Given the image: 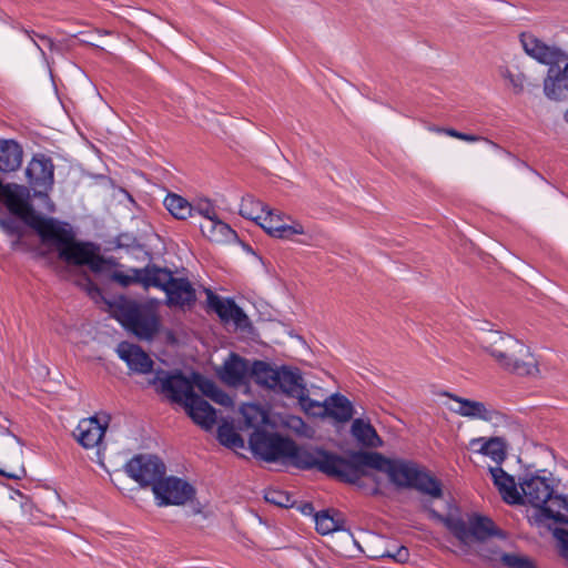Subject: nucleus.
<instances>
[{"label": "nucleus", "mask_w": 568, "mask_h": 568, "mask_svg": "<svg viewBox=\"0 0 568 568\" xmlns=\"http://www.w3.org/2000/svg\"><path fill=\"white\" fill-rule=\"evenodd\" d=\"M156 381L164 394L183 406L196 395L193 390V383L181 373L159 375Z\"/></svg>", "instance_id": "obj_14"}, {"label": "nucleus", "mask_w": 568, "mask_h": 568, "mask_svg": "<svg viewBox=\"0 0 568 568\" xmlns=\"http://www.w3.org/2000/svg\"><path fill=\"white\" fill-rule=\"evenodd\" d=\"M0 474L7 476L9 478H13V479H18V478L21 477V475H19V474H16V473H4L1 469H0Z\"/></svg>", "instance_id": "obj_52"}, {"label": "nucleus", "mask_w": 568, "mask_h": 568, "mask_svg": "<svg viewBox=\"0 0 568 568\" xmlns=\"http://www.w3.org/2000/svg\"><path fill=\"white\" fill-rule=\"evenodd\" d=\"M151 271H158V267L148 266L142 270L132 268L129 274L114 272L112 278L123 286H128L132 283H142L145 287H149L152 286L151 281H149V277H151L149 272L151 273Z\"/></svg>", "instance_id": "obj_33"}, {"label": "nucleus", "mask_w": 568, "mask_h": 568, "mask_svg": "<svg viewBox=\"0 0 568 568\" xmlns=\"http://www.w3.org/2000/svg\"><path fill=\"white\" fill-rule=\"evenodd\" d=\"M207 303L223 321H232L237 326H242L247 321L244 312L231 300H223L212 292H207Z\"/></svg>", "instance_id": "obj_23"}, {"label": "nucleus", "mask_w": 568, "mask_h": 568, "mask_svg": "<svg viewBox=\"0 0 568 568\" xmlns=\"http://www.w3.org/2000/svg\"><path fill=\"white\" fill-rule=\"evenodd\" d=\"M252 363L237 354H230L224 363L216 368V375L226 385L246 386L251 379Z\"/></svg>", "instance_id": "obj_12"}, {"label": "nucleus", "mask_w": 568, "mask_h": 568, "mask_svg": "<svg viewBox=\"0 0 568 568\" xmlns=\"http://www.w3.org/2000/svg\"><path fill=\"white\" fill-rule=\"evenodd\" d=\"M152 286L162 288L168 296L170 305L190 306L195 301V291L185 278H175L172 273L164 268L149 272Z\"/></svg>", "instance_id": "obj_7"}, {"label": "nucleus", "mask_w": 568, "mask_h": 568, "mask_svg": "<svg viewBox=\"0 0 568 568\" xmlns=\"http://www.w3.org/2000/svg\"><path fill=\"white\" fill-rule=\"evenodd\" d=\"M499 73L501 78L509 81L515 94H521L524 92L527 78L523 72L514 73L508 68H501Z\"/></svg>", "instance_id": "obj_41"}, {"label": "nucleus", "mask_w": 568, "mask_h": 568, "mask_svg": "<svg viewBox=\"0 0 568 568\" xmlns=\"http://www.w3.org/2000/svg\"><path fill=\"white\" fill-rule=\"evenodd\" d=\"M115 317L140 339H151L159 331V317L154 308L133 301H121L116 304Z\"/></svg>", "instance_id": "obj_6"}, {"label": "nucleus", "mask_w": 568, "mask_h": 568, "mask_svg": "<svg viewBox=\"0 0 568 568\" xmlns=\"http://www.w3.org/2000/svg\"><path fill=\"white\" fill-rule=\"evenodd\" d=\"M105 428L106 423H100L97 417L84 418L79 423L73 435L84 448H93L101 443Z\"/></svg>", "instance_id": "obj_18"}, {"label": "nucleus", "mask_w": 568, "mask_h": 568, "mask_svg": "<svg viewBox=\"0 0 568 568\" xmlns=\"http://www.w3.org/2000/svg\"><path fill=\"white\" fill-rule=\"evenodd\" d=\"M156 505L160 507L175 505L181 506L192 500L195 495V489L185 480L169 476L154 486L153 490Z\"/></svg>", "instance_id": "obj_11"}, {"label": "nucleus", "mask_w": 568, "mask_h": 568, "mask_svg": "<svg viewBox=\"0 0 568 568\" xmlns=\"http://www.w3.org/2000/svg\"><path fill=\"white\" fill-rule=\"evenodd\" d=\"M265 500L270 504L280 506V507H288L291 506V497L281 490H268L265 494Z\"/></svg>", "instance_id": "obj_42"}, {"label": "nucleus", "mask_w": 568, "mask_h": 568, "mask_svg": "<svg viewBox=\"0 0 568 568\" xmlns=\"http://www.w3.org/2000/svg\"><path fill=\"white\" fill-rule=\"evenodd\" d=\"M0 225H1L2 229H4L8 232H13L14 231L11 221L0 220Z\"/></svg>", "instance_id": "obj_51"}, {"label": "nucleus", "mask_w": 568, "mask_h": 568, "mask_svg": "<svg viewBox=\"0 0 568 568\" xmlns=\"http://www.w3.org/2000/svg\"><path fill=\"white\" fill-rule=\"evenodd\" d=\"M351 433L362 445L368 448H377L383 445L381 437L369 422L356 418L352 423Z\"/></svg>", "instance_id": "obj_28"}, {"label": "nucleus", "mask_w": 568, "mask_h": 568, "mask_svg": "<svg viewBox=\"0 0 568 568\" xmlns=\"http://www.w3.org/2000/svg\"><path fill=\"white\" fill-rule=\"evenodd\" d=\"M519 486L521 490L520 504L531 505L535 511H537L554 493L550 479L539 475L523 478Z\"/></svg>", "instance_id": "obj_13"}, {"label": "nucleus", "mask_w": 568, "mask_h": 568, "mask_svg": "<svg viewBox=\"0 0 568 568\" xmlns=\"http://www.w3.org/2000/svg\"><path fill=\"white\" fill-rule=\"evenodd\" d=\"M325 409V417H332L339 423L348 422L354 414L352 403L339 394H334L326 398Z\"/></svg>", "instance_id": "obj_27"}, {"label": "nucleus", "mask_w": 568, "mask_h": 568, "mask_svg": "<svg viewBox=\"0 0 568 568\" xmlns=\"http://www.w3.org/2000/svg\"><path fill=\"white\" fill-rule=\"evenodd\" d=\"M125 473L141 487L160 484L166 473L165 464L155 455L141 454L131 458L124 466Z\"/></svg>", "instance_id": "obj_9"}, {"label": "nucleus", "mask_w": 568, "mask_h": 568, "mask_svg": "<svg viewBox=\"0 0 568 568\" xmlns=\"http://www.w3.org/2000/svg\"><path fill=\"white\" fill-rule=\"evenodd\" d=\"M193 211H196V212H199V214L203 215L204 220L216 217L214 207L212 206L210 201H206V200L201 201L195 206H193Z\"/></svg>", "instance_id": "obj_45"}, {"label": "nucleus", "mask_w": 568, "mask_h": 568, "mask_svg": "<svg viewBox=\"0 0 568 568\" xmlns=\"http://www.w3.org/2000/svg\"><path fill=\"white\" fill-rule=\"evenodd\" d=\"M164 205L179 220H185L193 211V206L185 199L176 194H169L164 200Z\"/></svg>", "instance_id": "obj_34"}, {"label": "nucleus", "mask_w": 568, "mask_h": 568, "mask_svg": "<svg viewBox=\"0 0 568 568\" xmlns=\"http://www.w3.org/2000/svg\"><path fill=\"white\" fill-rule=\"evenodd\" d=\"M194 384L197 388L213 402L222 406H232V398L222 389H220L212 381L200 375H194Z\"/></svg>", "instance_id": "obj_31"}, {"label": "nucleus", "mask_w": 568, "mask_h": 568, "mask_svg": "<svg viewBox=\"0 0 568 568\" xmlns=\"http://www.w3.org/2000/svg\"><path fill=\"white\" fill-rule=\"evenodd\" d=\"M257 224L263 227L271 236L278 239H291L295 234L305 233L302 224L297 222H294L293 224H286L284 222V217L280 213H275L268 209L265 210Z\"/></svg>", "instance_id": "obj_15"}, {"label": "nucleus", "mask_w": 568, "mask_h": 568, "mask_svg": "<svg viewBox=\"0 0 568 568\" xmlns=\"http://www.w3.org/2000/svg\"><path fill=\"white\" fill-rule=\"evenodd\" d=\"M201 231L211 242L226 243L236 237V233L219 219H205L201 225Z\"/></svg>", "instance_id": "obj_26"}, {"label": "nucleus", "mask_w": 568, "mask_h": 568, "mask_svg": "<svg viewBox=\"0 0 568 568\" xmlns=\"http://www.w3.org/2000/svg\"><path fill=\"white\" fill-rule=\"evenodd\" d=\"M267 207L253 196L243 197L240 205V214L258 223Z\"/></svg>", "instance_id": "obj_36"}, {"label": "nucleus", "mask_w": 568, "mask_h": 568, "mask_svg": "<svg viewBox=\"0 0 568 568\" xmlns=\"http://www.w3.org/2000/svg\"><path fill=\"white\" fill-rule=\"evenodd\" d=\"M297 399L301 408L307 415L322 418L325 417L326 399L324 402L312 399L308 397L307 390L304 394H301V396H298Z\"/></svg>", "instance_id": "obj_40"}, {"label": "nucleus", "mask_w": 568, "mask_h": 568, "mask_svg": "<svg viewBox=\"0 0 568 568\" xmlns=\"http://www.w3.org/2000/svg\"><path fill=\"white\" fill-rule=\"evenodd\" d=\"M516 162H517L520 166L526 168V164H525V163H521V162H519L518 160H516Z\"/></svg>", "instance_id": "obj_54"}, {"label": "nucleus", "mask_w": 568, "mask_h": 568, "mask_svg": "<svg viewBox=\"0 0 568 568\" xmlns=\"http://www.w3.org/2000/svg\"><path fill=\"white\" fill-rule=\"evenodd\" d=\"M82 43L91 44L89 40H81Z\"/></svg>", "instance_id": "obj_55"}, {"label": "nucleus", "mask_w": 568, "mask_h": 568, "mask_svg": "<svg viewBox=\"0 0 568 568\" xmlns=\"http://www.w3.org/2000/svg\"><path fill=\"white\" fill-rule=\"evenodd\" d=\"M443 396L453 402L447 408L456 415L469 419H480L495 426L506 422V416L487 403L465 398L449 392H444Z\"/></svg>", "instance_id": "obj_8"}, {"label": "nucleus", "mask_w": 568, "mask_h": 568, "mask_svg": "<svg viewBox=\"0 0 568 568\" xmlns=\"http://www.w3.org/2000/svg\"><path fill=\"white\" fill-rule=\"evenodd\" d=\"M193 422L209 430L216 423V410L199 395L187 400L183 406Z\"/></svg>", "instance_id": "obj_19"}, {"label": "nucleus", "mask_w": 568, "mask_h": 568, "mask_svg": "<svg viewBox=\"0 0 568 568\" xmlns=\"http://www.w3.org/2000/svg\"><path fill=\"white\" fill-rule=\"evenodd\" d=\"M23 31H24V33H26V34H28V36L32 39V41H33L34 45L40 50V52H41L43 55H44V51H43V49H42V48H41V45H40V44H39V43L33 39V37L39 38V39L43 42V45H47L51 51H53V50H58V45L54 43V41H53L51 38H49V37H47V36H43V34H38V33H36L34 31H29V30H23Z\"/></svg>", "instance_id": "obj_44"}, {"label": "nucleus", "mask_w": 568, "mask_h": 568, "mask_svg": "<svg viewBox=\"0 0 568 568\" xmlns=\"http://www.w3.org/2000/svg\"><path fill=\"white\" fill-rule=\"evenodd\" d=\"M282 425L298 436L306 438L314 436V429L298 416L287 415L282 419Z\"/></svg>", "instance_id": "obj_39"}, {"label": "nucleus", "mask_w": 568, "mask_h": 568, "mask_svg": "<svg viewBox=\"0 0 568 568\" xmlns=\"http://www.w3.org/2000/svg\"><path fill=\"white\" fill-rule=\"evenodd\" d=\"M274 392L285 394L290 397L297 398L306 392L303 378L297 369H291L282 366L278 368L276 376V386Z\"/></svg>", "instance_id": "obj_20"}, {"label": "nucleus", "mask_w": 568, "mask_h": 568, "mask_svg": "<svg viewBox=\"0 0 568 568\" xmlns=\"http://www.w3.org/2000/svg\"><path fill=\"white\" fill-rule=\"evenodd\" d=\"M32 196H34V197H41V199L44 201V203H45V209H47L48 211H53L54 205H53V203L49 200V197H48V195H47V193H45V192H42V191H34V193H33V195H32Z\"/></svg>", "instance_id": "obj_49"}, {"label": "nucleus", "mask_w": 568, "mask_h": 568, "mask_svg": "<svg viewBox=\"0 0 568 568\" xmlns=\"http://www.w3.org/2000/svg\"><path fill=\"white\" fill-rule=\"evenodd\" d=\"M55 164L51 156L37 153L32 156L26 169L27 178H53Z\"/></svg>", "instance_id": "obj_30"}, {"label": "nucleus", "mask_w": 568, "mask_h": 568, "mask_svg": "<svg viewBox=\"0 0 568 568\" xmlns=\"http://www.w3.org/2000/svg\"><path fill=\"white\" fill-rule=\"evenodd\" d=\"M500 559L509 568H535L530 561L517 555L504 554Z\"/></svg>", "instance_id": "obj_43"}, {"label": "nucleus", "mask_w": 568, "mask_h": 568, "mask_svg": "<svg viewBox=\"0 0 568 568\" xmlns=\"http://www.w3.org/2000/svg\"><path fill=\"white\" fill-rule=\"evenodd\" d=\"M379 557H382V558L388 557V558L394 559L397 562H405L408 560L409 552L406 547L402 546L395 552L387 550V551L381 554Z\"/></svg>", "instance_id": "obj_46"}, {"label": "nucleus", "mask_w": 568, "mask_h": 568, "mask_svg": "<svg viewBox=\"0 0 568 568\" xmlns=\"http://www.w3.org/2000/svg\"><path fill=\"white\" fill-rule=\"evenodd\" d=\"M116 353L128 364L130 369L140 374H146L152 371L153 361L140 346L122 342L118 345Z\"/></svg>", "instance_id": "obj_17"}, {"label": "nucleus", "mask_w": 568, "mask_h": 568, "mask_svg": "<svg viewBox=\"0 0 568 568\" xmlns=\"http://www.w3.org/2000/svg\"><path fill=\"white\" fill-rule=\"evenodd\" d=\"M250 447L254 455L265 462L284 460L288 449L293 447V440L275 433L255 429L250 437Z\"/></svg>", "instance_id": "obj_10"}, {"label": "nucleus", "mask_w": 568, "mask_h": 568, "mask_svg": "<svg viewBox=\"0 0 568 568\" xmlns=\"http://www.w3.org/2000/svg\"><path fill=\"white\" fill-rule=\"evenodd\" d=\"M192 511H193V514H199V513H201L200 508H197V507H194Z\"/></svg>", "instance_id": "obj_53"}, {"label": "nucleus", "mask_w": 568, "mask_h": 568, "mask_svg": "<svg viewBox=\"0 0 568 568\" xmlns=\"http://www.w3.org/2000/svg\"><path fill=\"white\" fill-rule=\"evenodd\" d=\"M532 517L539 524L568 523V498L554 491Z\"/></svg>", "instance_id": "obj_16"}, {"label": "nucleus", "mask_w": 568, "mask_h": 568, "mask_svg": "<svg viewBox=\"0 0 568 568\" xmlns=\"http://www.w3.org/2000/svg\"><path fill=\"white\" fill-rule=\"evenodd\" d=\"M0 430H1V434H2V435L11 436V437L13 438V440H14L18 445L22 446V442H21V439H20L18 436H16L14 434H12L8 427H6V426H3V425H0Z\"/></svg>", "instance_id": "obj_50"}, {"label": "nucleus", "mask_w": 568, "mask_h": 568, "mask_svg": "<svg viewBox=\"0 0 568 568\" xmlns=\"http://www.w3.org/2000/svg\"><path fill=\"white\" fill-rule=\"evenodd\" d=\"M554 535L559 542L561 555L568 560V531L565 529H556Z\"/></svg>", "instance_id": "obj_47"}, {"label": "nucleus", "mask_w": 568, "mask_h": 568, "mask_svg": "<svg viewBox=\"0 0 568 568\" xmlns=\"http://www.w3.org/2000/svg\"><path fill=\"white\" fill-rule=\"evenodd\" d=\"M245 424L248 427L258 429L261 426L268 424L267 413L258 405L246 404L241 408Z\"/></svg>", "instance_id": "obj_35"}, {"label": "nucleus", "mask_w": 568, "mask_h": 568, "mask_svg": "<svg viewBox=\"0 0 568 568\" xmlns=\"http://www.w3.org/2000/svg\"><path fill=\"white\" fill-rule=\"evenodd\" d=\"M23 160V149L14 140L0 139V172L12 173L20 169Z\"/></svg>", "instance_id": "obj_24"}, {"label": "nucleus", "mask_w": 568, "mask_h": 568, "mask_svg": "<svg viewBox=\"0 0 568 568\" xmlns=\"http://www.w3.org/2000/svg\"><path fill=\"white\" fill-rule=\"evenodd\" d=\"M565 119H566V121L568 122V110H567V112L565 113Z\"/></svg>", "instance_id": "obj_56"}, {"label": "nucleus", "mask_w": 568, "mask_h": 568, "mask_svg": "<svg viewBox=\"0 0 568 568\" xmlns=\"http://www.w3.org/2000/svg\"><path fill=\"white\" fill-rule=\"evenodd\" d=\"M520 42L525 52L542 64L549 65L544 80L545 95L550 100H560L568 92V62L564 69L557 67L568 60L565 51L556 45H548L534 34L521 33Z\"/></svg>", "instance_id": "obj_4"}, {"label": "nucleus", "mask_w": 568, "mask_h": 568, "mask_svg": "<svg viewBox=\"0 0 568 568\" xmlns=\"http://www.w3.org/2000/svg\"><path fill=\"white\" fill-rule=\"evenodd\" d=\"M217 438L220 443L226 447L231 448H243L244 440L243 438L235 432L234 427L231 424L224 423L217 428Z\"/></svg>", "instance_id": "obj_38"}, {"label": "nucleus", "mask_w": 568, "mask_h": 568, "mask_svg": "<svg viewBox=\"0 0 568 568\" xmlns=\"http://www.w3.org/2000/svg\"><path fill=\"white\" fill-rule=\"evenodd\" d=\"M30 199L31 193L28 187L16 183L3 184V180H0V204H4L12 214L36 230L43 242L53 243L62 261L74 265H87L94 273L104 270L106 260L99 254L97 246L77 242L72 230L54 219L38 214Z\"/></svg>", "instance_id": "obj_2"}, {"label": "nucleus", "mask_w": 568, "mask_h": 568, "mask_svg": "<svg viewBox=\"0 0 568 568\" xmlns=\"http://www.w3.org/2000/svg\"><path fill=\"white\" fill-rule=\"evenodd\" d=\"M278 368L280 367H273L262 361H254L251 367V378L254 379L256 384L274 390Z\"/></svg>", "instance_id": "obj_29"}, {"label": "nucleus", "mask_w": 568, "mask_h": 568, "mask_svg": "<svg viewBox=\"0 0 568 568\" xmlns=\"http://www.w3.org/2000/svg\"><path fill=\"white\" fill-rule=\"evenodd\" d=\"M83 281H84L83 288L88 292V294L92 298L100 296V291H99L98 286L90 278L84 277Z\"/></svg>", "instance_id": "obj_48"}, {"label": "nucleus", "mask_w": 568, "mask_h": 568, "mask_svg": "<svg viewBox=\"0 0 568 568\" xmlns=\"http://www.w3.org/2000/svg\"><path fill=\"white\" fill-rule=\"evenodd\" d=\"M430 131L433 132H436V133H440V134H446L448 136H452V138H455V139H458V140H462V141H466V142H478V141H485L486 143H488L489 145H491L494 149L496 150H501V148L488 140L487 138H484V136H480V135H476V134H468V133H463V132H459L453 128H442V126H436V125H433L429 128Z\"/></svg>", "instance_id": "obj_37"}, {"label": "nucleus", "mask_w": 568, "mask_h": 568, "mask_svg": "<svg viewBox=\"0 0 568 568\" xmlns=\"http://www.w3.org/2000/svg\"><path fill=\"white\" fill-rule=\"evenodd\" d=\"M287 458L292 465L302 469L318 470L355 484L366 476V468H374L387 474L389 480L402 488H414L430 499L443 496L440 481L424 467L414 462L385 458L378 453H355L352 459L321 448L298 447L293 442Z\"/></svg>", "instance_id": "obj_1"}, {"label": "nucleus", "mask_w": 568, "mask_h": 568, "mask_svg": "<svg viewBox=\"0 0 568 568\" xmlns=\"http://www.w3.org/2000/svg\"><path fill=\"white\" fill-rule=\"evenodd\" d=\"M315 524L320 534L327 535L343 529L344 520L339 513L323 510L315 515Z\"/></svg>", "instance_id": "obj_32"}, {"label": "nucleus", "mask_w": 568, "mask_h": 568, "mask_svg": "<svg viewBox=\"0 0 568 568\" xmlns=\"http://www.w3.org/2000/svg\"><path fill=\"white\" fill-rule=\"evenodd\" d=\"M469 448L475 453L489 456L500 464L506 458V443L501 437H478L469 442Z\"/></svg>", "instance_id": "obj_25"}, {"label": "nucleus", "mask_w": 568, "mask_h": 568, "mask_svg": "<svg viewBox=\"0 0 568 568\" xmlns=\"http://www.w3.org/2000/svg\"><path fill=\"white\" fill-rule=\"evenodd\" d=\"M274 392L285 394L290 397L297 398L306 392L303 378L297 369H291L282 366L278 368L276 376V386Z\"/></svg>", "instance_id": "obj_21"}, {"label": "nucleus", "mask_w": 568, "mask_h": 568, "mask_svg": "<svg viewBox=\"0 0 568 568\" xmlns=\"http://www.w3.org/2000/svg\"><path fill=\"white\" fill-rule=\"evenodd\" d=\"M489 473L494 485L507 504H520L521 494L517 488L513 476L508 475L501 467H489Z\"/></svg>", "instance_id": "obj_22"}, {"label": "nucleus", "mask_w": 568, "mask_h": 568, "mask_svg": "<svg viewBox=\"0 0 568 568\" xmlns=\"http://www.w3.org/2000/svg\"><path fill=\"white\" fill-rule=\"evenodd\" d=\"M423 507L433 519L444 524L464 548L497 534L495 524L487 517L474 515L466 520L452 514L443 516L433 509L428 501H424Z\"/></svg>", "instance_id": "obj_5"}, {"label": "nucleus", "mask_w": 568, "mask_h": 568, "mask_svg": "<svg viewBox=\"0 0 568 568\" xmlns=\"http://www.w3.org/2000/svg\"><path fill=\"white\" fill-rule=\"evenodd\" d=\"M479 343L508 372L520 376H532L539 372L537 361L529 347L510 335L499 331L483 329Z\"/></svg>", "instance_id": "obj_3"}]
</instances>
